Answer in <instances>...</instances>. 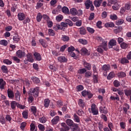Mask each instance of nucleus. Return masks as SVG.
Masks as SVG:
<instances>
[{
	"label": "nucleus",
	"instance_id": "f257e3e1",
	"mask_svg": "<svg viewBox=\"0 0 131 131\" xmlns=\"http://www.w3.org/2000/svg\"><path fill=\"white\" fill-rule=\"evenodd\" d=\"M30 94L33 96L34 98H37L39 95V87L31 88L29 90Z\"/></svg>",
	"mask_w": 131,
	"mask_h": 131
},
{
	"label": "nucleus",
	"instance_id": "f03ea898",
	"mask_svg": "<svg viewBox=\"0 0 131 131\" xmlns=\"http://www.w3.org/2000/svg\"><path fill=\"white\" fill-rule=\"evenodd\" d=\"M66 122L67 124L69 125V126H73V130H76V129H78V124L74 123V122H73L72 120L70 119H67L66 121Z\"/></svg>",
	"mask_w": 131,
	"mask_h": 131
},
{
	"label": "nucleus",
	"instance_id": "7ed1b4c3",
	"mask_svg": "<svg viewBox=\"0 0 131 131\" xmlns=\"http://www.w3.org/2000/svg\"><path fill=\"white\" fill-rule=\"evenodd\" d=\"M81 94L82 96L84 98H86V97H88L89 99H92L93 98V95L91 91L83 90L81 92Z\"/></svg>",
	"mask_w": 131,
	"mask_h": 131
},
{
	"label": "nucleus",
	"instance_id": "20e7f679",
	"mask_svg": "<svg viewBox=\"0 0 131 131\" xmlns=\"http://www.w3.org/2000/svg\"><path fill=\"white\" fill-rule=\"evenodd\" d=\"M7 95L9 99L11 100H14L15 99V94L14 93V91L12 90L11 89H8L7 90Z\"/></svg>",
	"mask_w": 131,
	"mask_h": 131
},
{
	"label": "nucleus",
	"instance_id": "39448f33",
	"mask_svg": "<svg viewBox=\"0 0 131 131\" xmlns=\"http://www.w3.org/2000/svg\"><path fill=\"white\" fill-rule=\"evenodd\" d=\"M91 111L93 115H98L99 114V110L96 107V104L94 103L91 105Z\"/></svg>",
	"mask_w": 131,
	"mask_h": 131
},
{
	"label": "nucleus",
	"instance_id": "423d86ee",
	"mask_svg": "<svg viewBox=\"0 0 131 131\" xmlns=\"http://www.w3.org/2000/svg\"><path fill=\"white\" fill-rule=\"evenodd\" d=\"M16 56L18 57V58H19V59H22V58H24L25 56H26V54L24 51H22V50H18L16 52Z\"/></svg>",
	"mask_w": 131,
	"mask_h": 131
},
{
	"label": "nucleus",
	"instance_id": "0eeeda50",
	"mask_svg": "<svg viewBox=\"0 0 131 131\" xmlns=\"http://www.w3.org/2000/svg\"><path fill=\"white\" fill-rule=\"evenodd\" d=\"M17 17L19 21H24V20H25V18H26V16L25 15V13L20 12L18 14Z\"/></svg>",
	"mask_w": 131,
	"mask_h": 131
},
{
	"label": "nucleus",
	"instance_id": "6e6552de",
	"mask_svg": "<svg viewBox=\"0 0 131 131\" xmlns=\"http://www.w3.org/2000/svg\"><path fill=\"white\" fill-rule=\"evenodd\" d=\"M78 105L80 108L83 109L85 106V102H84V100L82 99H79L78 102Z\"/></svg>",
	"mask_w": 131,
	"mask_h": 131
},
{
	"label": "nucleus",
	"instance_id": "1a4fd4ad",
	"mask_svg": "<svg viewBox=\"0 0 131 131\" xmlns=\"http://www.w3.org/2000/svg\"><path fill=\"white\" fill-rule=\"evenodd\" d=\"M80 52L81 55H85L86 56H90V55H91V53H90V52H89V50H88V49H86V48H82L81 49Z\"/></svg>",
	"mask_w": 131,
	"mask_h": 131
},
{
	"label": "nucleus",
	"instance_id": "9d476101",
	"mask_svg": "<svg viewBox=\"0 0 131 131\" xmlns=\"http://www.w3.org/2000/svg\"><path fill=\"white\" fill-rule=\"evenodd\" d=\"M27 61L30 62V63H33L34 61V59H33V56H32V54L30 53H28L27 55Z\"/></svg>",
	"mask_w": 131,
	"mask_h": 131
},
{
	"label": "nucleus",
	"instance_id": "9b49d317",
	"mask_svg": "<svg viewBox=\"0 0 131 131\" xmlns=\"http://www.w3.org/2000/svg\"><path fill=\"white\" fill-rule=\"evenodd\" d=\"M108 45L110 46V48L112 49L113 47H115L116 45H117V42L114 39H112L110 40V42H108Z\"/></svg>",
	"mask_w": 131,
	"mask_h": 131
},
{
	"label": "nucleus",
	"instance_id": "f8f14e48",
	"mask_svg": "<svg viewBox=\"0 0 131 131\" xmlns=\"http://www.w3.org/2000/svg\"><path fill=\"white\" fill-rule=\"evenodd\" d=\"M39 42L43 48H45V49L48 48V43H47V41L46 40L43 39H39Z\"/></svg>",
	"mask_w": 131,
	"mask_h": 131
},
{
	"label": "nucleus",
	"instance_id": "ddd939ff",
	"mask_svg": "<svg viewBox=\"0 0 131 131\" xmlns=\"http://www.w3.org/2000/svg\"><path fill=\"white\" fill-rule=\"evenodd\" d=\"M57 60L60 63H67L68 61V59L65 56H59L58 57Z\"/></svg>",
	"mask_w": 131,
	"mask_h": 131
},
{
	"label": "nucleus",
	"instance_id": "4468645a",
	"mask_svg": "<svg viewBox=\"0 0 131 131\" xmlns=\"http://www.w3.org/2000/svg\"><path fill=\"white\" fill-rule=\"evenodd\" d=\"M61 126L62 128L60 129V131H68L70 129L69 126H67L65 123H62Z\"/></svg>",
	"mask_w": 131,
	"mask_h": 131
},
{
	"label": "nucleus",
	"instance_id": "2eb2a0df",
	"mask_svg": "<svg viewBox=\"0 0 131 131\" xmlns=\"http://www.w3.org/2000/svg\"><path fill=\"white\" fill-rule=\"evenodd\" d=\"M99 112L103 114H107L108 113V110L106 108V106H100Z\"/></svg>",
	"mask_w": 131,
	"mask_h": 131
},
{
	"label": "nucleus",
	"instance_id": "dca6fc26",
	"mask_svg": "<svg viewBox=\"0 0 131 131\" xmlns=\"http://www.w3.org/2000/svg\"><path fill=\"white\" fill-rule=\"evenodd\" d=\"M33 55L36 61H41V55L38 52H35Z\"/></svg>",
	"mask_w": 131,
	"mask_h": 131
},
{
	"label": "nucleus",
	"instance_id": "f3484780",
	"mask_svg": "<svg viewBox=\"0 0 131 131\" xmlns=\"http://www.w3.org/2000/svg\"><path fill=\"white\" fill-rule=\"evenodd\" d=\"M84 4L86 10H89L91 8V5H93V2L91 0H87Z\"/></svg>",
	"mask_w": 131,
	"mask_h": 131
},
{
	"label": "nucleus",
	"instance_id": "a211bd4d",
	"mask_svg": "<svg viewBox=\"0 0 131 131\" xmlns=\"http://www.w3.org/2000/svg\"><path fill=\"white\" fill-rule=\"evenodd\" d=\"M7 84V83L4 80V79H0V89L1 90H5V85Z\"/></svg>",
	"mask_w": 131,
	"mask_h": 131
},
{
	"label": "nucleus",
	"instance_id": "6ab92c4d",
	"mask_svg": "<svg viewBox=\"0 0 131 131\" xmlns=\"http://www.w3.org/2000/svg\"><path fill=\"white\" fill-rule=\"evenodd\" d=\"M78 31L79 32L80 34H81V35H84L86 34V30L84 27L80 28L78 29Z\"/></svg>",
	"mask_w": 131,
	"mask_h": 131
},
{
	"label": "nucleus",
	"instance_id": "aec40b11",
	"mask_svg": "<svg viewBox=\"0 0 131 131\" xmlns=\"http://www.w3.org/2000/svg\"><path fill=\"white\" fill-rule=\"evenodd\" d=\"M14 97L15 98L16 101L19 102V101H20V97H21V93H20L19 91L16 90V92L14 95Z\"/></svg>",
	"mask_w": 131,
	"mask_h": 131
},
{
	"label": "nucleus",
	"instance_id": "412c9836",
	"mask_svg": "<svg viewBox=\"0 0 131 131\" xmlns=\"http://www.w3.org/2000/svg\"><path fill=\"white\" fill-rule=\"evenodd\" d=\"M59 120L60 117H59V116H56L51 120V122L52 124H57V123L59 122Z\"/></svg>",
	"mask_w": 131,
	"mask_h": 131
},
{
	"label": "nucleus",
	"instance_id": "4be33fe9",
	"mask_svg": "<svg viewBox=\"0 0 131 131\" xmlns=\"http://www.w3.org/2000/svg\"><path fill=\"white\" fill-rule=\"evenodd\" d=\"M18 104V102H16V101H12L10 102V106H11V109H12V110H15V109H16V107Z\"/></svg>",
	"mask_w": 131,
	"mask_h": 131
},
{
	"label": "nucleus",
	"instance_id": "5701e85b",
	"mask_svg": "<svg viewBox=\"0 0 131 131\" xmlns=\"http://www.w3.org/2000/svg\"><path fill=\"white\" fill-rule=\"evenodd\" d=\"M101 69L103 71H108V70L111 69V67L110 64H104L102 67Z\"/></svg>",
	"mask_w": 131,
	"mask_h": 131
},
{
	"label": "nucleus",
	"instance_id": "b1692460",
	"mask_svg": "<svg viewBox=\"0 0 131 131\" xmlns=\"http://www.w3.org/2000/svg\"><path fill=\"white\" fill-rule=\"evenodd\" d=\"M104 26L105 27H106V28H112L114 27V26H115V25L113 22H108V23H105L104 25Z\"/></svg>",
	"mask_w": 131,
	"mask_h": 131
},
{
	"label": "nucleus",
	"instance_id": "393cba45",
	"mask_svg": "<svg viewBox=\"0 0 131 131\" xmlns=\"http://www.w3.org/2000/svg\"><path fill=\"white\" fill-rule=\"evenodd\" d=\"M31 79L35 84H37L38 83H39V82H40V80L39 79V78L36 77H32Z\"/></svg>",
	"mask_w": 131,
	"mask_h": 131
},
{
	"label": "nucleus",
	"instance_id": "a878e982",
	"mask_svg": "<svg viewBox=\"0 0 131 131\" xmlns=\"http://www.w3.org/2000/svg\"><path fill=\"white\" fill-rule=\"evenodd\" d=\"M50 99L46 98L44 100V107L45 108H49V106H50Z\"/></svg>",
	"mask_w": 131,
	"mask_h": 131
},
{
	"label": "nucleus",
	"instance_id": "bb28decb",
	"mask_svg": "<svg viewBox=\"0 0 131 131\" xmlns=\"http://www.w3.org/2000/svg\"><path fill=\"white\" fill-rule=\"evenodd\" d=\"M70 13L73 15V16H76V15H77V9L75 8H72L70 9Z\"/></svg>",
	"mask_w": 131,
	"mask_h": 131
},
{
	"label": "nucleus",
	"instance_id": "cd10ccee",
	"mask_svg": "<svg viewBox=\"0 0 131 131\" xmlns=\"http://www.w3.org/2000/svg\"><path fill=\"white\" fill-rule=\"evenodd\" d=\"M31 111L33 113V115H34V116H36V113H37V108H36V106H31Z\"/></svg>",
	"mask_w": 131,
	"mask_h": 131
},
{
	"label": "nucleus",
	"instance_id": "c85d7f7f",
	"mask_svg": "<svg viewBox=\"0 0 131 131\" xmlns=\"http://www.w3.org/2000/svg\"><path fill=\"white\" fill-rule=\"evenodd\" d=\"M120 63L121 64L124 65V64H127L129 63V61H128V59H126V58L123 57L120 60Z\"/></svg>",
	"mask_w": 131,
	"mask_h": 131
},
{
	"label": "nucleus",
	"instance_id": "c756f323",
	"mask_svg": "<svg viewBox=\"0 0 131 131\" xmlns=\"http://www.w3.org/2000/svg\"><path fill=\"white\" fill-rule=\"evenodd\" d=\"M53 29L55 31H58V30H62V29H63V28L61 27V25L57 24L53 26Z\"/></svg>",
	"mask_w": 131,
	"mask_h": 131
},
{
	"label": "nucleus",
	"instance_id": "7c9ffc66",
	"mask_svg": "<svg viewBox=\"0 0 131 131\" xmlns=\"http://www.w3.org/2000/svg\"><path fill=\"white\" fill-rule=\"evenodd\" d=\"M73 117V119L75 122H77L78 123H79V122H80V119L79 117H78V116L76 115V114H74Z\"/></svg>",
	"mask_w": 131,
	"mask_h": 131
},
{
	"label": "nucleus",
	"instance_id": "2f4dec72",
	"mask_svg": "<svg viewBox=\"0 0 131 131\" xmlns=\"http://www.w3.org/2000/svg\"><path fill=\"white\" fill-rule=\"evenodd\" d=\"M119 78H123L126 76V74L124 72H120L117 74Z\"/></svg>",
	"mask_w": 131,
	"mask_h": 131
},
{
	"label": "nucleus",
	"instance_id": "473e14b6",
	"mask_svg": "<svg viewBox=\"0 0 131 131\" xmlns=\"http://www.w3.org/2000/svg\"><path fill=\"white\" fill-rule=\"evenodd\" d=\"M84 67L88 69V70H91V69H92V64L87 62H84Z\"/></svg>",
	"mask_w": 131,
	"mask_h": 131
},
{
	"label": "nucleus",
	"instance_id": "72a5a7b5",
	"mask_svg": "<svg viewBox=\"0 0 131 131\" xmlns=\"http://www.w3.org/2000/svg\"><path fill=\"white\" fill-rule=\"evenodd\" d=\"M13 39L14 41H16V42H18V41H20V38L19 37V35H18V33H15L13 37Z\"/></svg>",
	"mask_w": 131,
	"mask_h": 131
},
{
	"label": "nucleus",
	"instance_id": "f704fd0d",
	"mask_svg": "<svg viewBox=\"0 0 131 131\" xmlns=\"http://www.w3.org/2000/svg\"><path fill=\"white\" fill-rule=\"evenodd\" d=\"M41 19H42V15L40 12H38L36 16L37 22H40Z\"/></svg>",
	"mask_w": 131,
	"mask_h": 131
},
{
	"label": "nucleus",
	"instance_id": "c9c22d12",
	"mask_svg": "<svg viewBox=\"0 0 131 131\" xmlns=\"http://www.w3.org/2000/svg\"><path fill=\"white\" fill-rule=\"evenodd\" d=\"M48 34L51 36H55L56 35V33H55V31L52 29H49L48 30Z\"/></svg>",
	"mask_w": 131,
	"mask_h": 131
},
{
	"label": "nucleus",
	"instance_id": "e433bc0d",
	"mask_svg": "<svg viewBox=\"0 0 131 131\" xmlns=\"http://www.w3.org/2000/svg\"><path fill=\"white\" fill-rule=\"evenodd\" d=\"M101 47L104 51H107V50H108V48H107V42L105 41H102Z\"/></svg>",
	"mask_w": 131,
	"mask_h": 131
},
{
	"label": "nucleus",
	"instance_id": "4c0bfd02",
	"mask_svg": "<svg viewBox=\"0 0 131 131\" xmlns=\"http://www.w3.org/2000/svg\"><path fill=\"white\" fill-rule=\"evenodd\" d=\"M114 76H115V74L114 72H110L107 76V78L108 80H111Z\"/></svg>",
	"mask_w": 131,
	"mask_h": 131
},
{
	"label": "nucleus",
	"instance_id": "58836bf2",
	"mask_svg": "<svg viewBox=\"0 0 131 131\" xmlns=\"http://www.w3.org/2000/svg\"><path fill=\"white\" fill-rule=\"evenodd\" d=\"M69 39H70L69 36L65 35H62L61 40H62L63 41H69Z\"/></svg>",
	"mask_w": 131,
	"mask_h": 131
},
{
	"label": "nucleus",
	"instance_id": "ea45409f",
	"mask_svg": "<svg viewBox=\"0 0 131 131\" xmlns=\"http://www.w3.org/2000/svg\"><path fill=\"white\" fill-rule=\"evenodd\" d=\"M98 128H99V130H100V131L104 130V126L103 125L102 122H98Z\"/></svg>",
	"mask_w": 131,
	"mask_h": 131
},
{
	"label": "nucleus",
	"instance_id": "a19ab883",
	"mask_svg": "<svg viewBox=\"0 0 131 131\" xmlns=\"http://www.w3.org/2000/svg\"><path fill=\"white\" fill-rule=\"evenodd\" d=\"M22 115L24 118L27 119V118H28V111H24Z\"/></svg>",
	"mask_w": 131,
	"mask_h": 131
},
{
	"label": "nucleus",
	"instance_id": "79ce46f5",
	"mask_svg": "<svg viewBox=\"0 0 131 131\" xmlns=\"http://www.w3.org/2000/svg\"><path fill=\"white\" fill-rule=\"evenodd\" d=\"M9 43L8 42V41L7 40H1L0 41V45H1V46H4V47H7V46H8V44Z\"/></svg>",
	"mask_w": 131,
	"mask_h": 131
},
{
	"label": "nucleus",
	"instance_id": "37998d69",
	"mask_svg": "<svg viewBox=\"0 0 131 131\" xmlns=\"http://www.w3.org/2000/svg\"><path fill=\"white\" fill-rule=\"evenodd\" d=\"M34 96L31 95V94H29V97H28V102L29 103H32L34 101Z\"/></svg>",
	"mask_w": 131,
	"mask_h": 131
},
{
	"label": "nucleus",
	"instance_id": "c03bdc74",
	"mask_svg": "<svg viewBox=\"0 0 131 131\" xmlns=\"http://www.w3.org/2000/svg\"><path fill=\"white\" fill-rule=\"evenodd\" d=\"M1 69H2L3 73H8V67H7V66H2L1 67Z\"/></svg>",
	"mask_w": 131,
	"mask_h": 131
},
{
	"label": "nucleus",
	"instance_id": "a18cd8bd",
	"mask_svg": "<svg viewBox=\"0 0 131 131\" xmlns=\"http://www.w3.org/2000/svg\"><path fill=\"white\" fill-rule=\"evenodd\" d=\"M94 4L96 8H99V7L101 6L102 3H101V2H99L98 0H95L94 2Z\"/></svg>",
	"mask_w": 131,
	"mask_h": 131
},
{
	"label": "nucleus",
	"instance_id": "49530a36",
	"mask_svg": "<svg viewBox=\"0 0 131 131\" xmlns=\"http://www.w3.org/2000/svg\"><path fill=\"white\" fill-rule=\"evenodd\" d=\"M62 13H64V14H69V9L68 8L66 7H63L62 9Z\"/></svg>",
	"mask_w": 131,
	"mask_h": 131
},
{
	"label": "nucleus",
	"instance_id": "de8ad7c7",
	"mask_svg": "<svg viewBox=\"0 0 131 131\" xmlns=\"http://www.w3.org/2000/svg\"><path fill=\"white\" fill-rule=\"evenodd\" d=\"M124 94H125V96H126L127 97L131 96V90L130 89L124 90Z\"/></svg>",
	"mask_w": 131,
	"mask_h": 131
},
{
	"label": "nucleus",
	"instance_id": "09e8293b",
	"mask_svg": "<svg viewBox=\"0 0 131 131\" xmlns=\"http://www.w3.org/2000/svg\"><path fill=\"white\" fill-rule=\"evenodd\" d=\"M79 42L80 43H81L82 45H85L88 43V41L86 39H79L78 40Z\"/></svg>",
	"mask_w": 131,
	"mask_h": 131
},
{
	"label": "nucleus",
	"instance_id": "8fccbe9b",
	"mask_svg": "<svg viewBox=\"0 0 131 131\" xmlns=\"http://www.w3.org/2000/svg\"><path fill=\"white\" fill-rule=\"evenodd\" d=\"M86 72V69L85 68L80 69L78 70V73L79 74H83Z\"/></svg>",
	"mask_w": 131,
	"mask_h": 131
},
{
	"label": "nucleus",
	"instance_id": "3c124183",
	"mask_svg": "<svg viewBox=\"0 0 131 131\" xmlns=\"http://www.w3.org/2000/svg\"><path fill=\"white\" fill-rule=\"evenodd\" d=\"M124 8L125 10H130V8H131L130 3H126L125 4V6H124Z\"/></svg>",
	"mask_w": 131,
	"mask_h": 131
},
{
	"label": "nucleus",
	"instance_id": "603ef678",
	"mask_svg": "<svg viewBox=\"0 0 131 131\" xmlns=\"http://www.w3.org/2000/svg\"><path fill=\"white\" fill-rule=\"evenodd\" d=\"M83 85H79L76 86L77 92H81V91H83Z\"/></svg>",
	"mask_w": 131,
	"mask_h": 131
},
{
	"label": "nucleus",
	"instance_id": "864d4df0",
	"mask_svg": "<svg viewBox=\"0 0 131 131\" xmlns=\"http://www.w3.org/2000/svg\"><path fill=\"white\" fill-rule=\"evenodd\" d=\"M26 125H27V123H26V122H23L21 123L20 126V129H22V130H24Z\"/></svg>",
	"mask_w": 131,
	"mask_h": 131
},
{
	"label": "nucleus",
	"instance_id": "5fc2aeb1",
	"mask_svg": "<svg viewBox=\"0 0 131 131\" xmlns=\"http://www.w3.org/2000/svg\"><path fill=\"white\" fill-rule=\"evenodd\" d=\"M114 86H115V88H118L119 86H120V82L117 80H115L114 82Z\"/></svg>",
	"mask_w": 131,
	"mask_h": 131
},
{
	"label": "nucleus",
	"instance_id": "6e6d98bb",
	"mask_svg": "<svg viewBox=\"0 0 131 131\" xmlns=\"http://www.w3.org/2000/svg\"><path fill=\"white\" fill-rule=\"evenodd\" d=\"M30 21H31L30 18L29 17H27L26 18V19L25 18V19L23 21V23L24 25H26L27 23H30Z\"/></svg>",
	"mask_w": 131,
	"mask_h": 131
},
{
	"label": "nucleus",
	"instance_id": "4d7b16f0",
	"mask_svg": "<svg viewBox=\"0 0 131 131\" xmlns=\"http://www.w3.org/2000/svg\"><path fill=\"white\" fill-rule=\"evenodd\" d=\"M48 27L49 28H52L53 27V21L52 20H50V19L49 20H47V21Z\"/></svg>",
	"mask_w": 131,
	"mask_h": 131
},
{
	"label": "nucleus",
	"instance_id": "13d9d810",
	"mask_svg": "<svg viewBox=\"0 0 131 131\" xmlns=\"http://www.w3.org/2000/svg\"><path fill=\"white\" fill-rule=\"evenodd\" d=\"M122 30V27L121 26L118 27L116 29L114 30V33H119L120 31Z\"/></svg>",
	"mask_w": 131,
	"mask_h": 131
},
{
	"label": "nucleus",
	"instance_id": "bf43d9fd",
	"mask_svg": "<svg viewBox=\"0 0 131 131\" xmlns=\"http://www.w3.org/2000/svg\"><path fill=\"white\" fill-rule=\"evenodd\" d=\"M56 19L58 22H61L62 20L63 19V15H59L56 16Z\"/></svg>",
	"mask_w": 131,
	"mask_h": 131
},
{
	"label": "nucleus",
	"instance_id": "052dcab7",
	"mask_svg": "<svg viewBox=\"0 0 131 131\" xmlns=\"http://www.w3.org/2000/svg\"><path fill=\"white\" fill-rule=\"evenodd\" d=\"M112 8L113 10H115V11H116L119 9V5L118 3H115L112 6Z\"/></svg>",
	"mask_w": 131,
	"mask_h": 131
},
{
	"label": "nucleus",
	"instance_id": "680f3d73",
	"mask_svg": "<svg viewBox=\"0 0 131 131\" xmlns=\"http://www.w3.org/2000/svg\"><path fill=\"white\" fill-rule=\"evenodd\" d=\"M92 76V72L87 71L85 72V77L86 78H90Z\"/></svg>",
	"mask_w": 131,
	"mask_h": 131
},
{
	"label": "nucleus",
	"instance_id": "e2e57ef3",
	"mask_svg": "<svg viewBox=\"0 0 131 131\" xmlns=\"http://www.w3.org/2000/svg\"><path fill=\"white\" fill-rule=\"evenodd\" d=\"M86 30L88 31V32H89V33H91V34H93V33L95 32V30H94V29L89 27H88L86 28Z\"/></svg>",
	"mask_w": 131,
	"mask_h": 131
},
{
	"label": "nucleus",
	"instance_id": "0e129e2a",
	"mask_svg": "<svg viewBox=\"0 0 131 131\" xmlns=\"http://www.w3.org/2000/svg\"><path fill=\"white\" fill-rule=\"evenodd\" d=\"M121 48L122 49H123L124 50H125V49H126L127 48V47H128V46L127 45V44H126V43L123 42L121 45Z\"/></svg>",
	"mask_w": 131,
	"mask_h": 131
},
{
	"label": "nucleus",
	"instance_id": "69168bd1",
	"mask_svg": "<svg viewBox=\"0 0 131 131\" xmlns=\"http://www.w3.org/2000/svg\"><path fill=\"white\" fill-rule=\"evenodd\" d=\"M56 104L57 105V107H62V106H63V101L61 100H58L56 101Z\"/></svg>",
	"mask_w": 131,
	"mask_h": 131
},
{
	"label": "nucleus",
	"instance_id": "338daca9",
	"mask_svg": "<svg viewBox=\"0 0 131 131\" xmlns=\"http://www.w3.org/2000/svg\"><path fill=\"white\" fill-rule=\"evenodd\" d=\"M93 82H94V83H98V75L94 74Z\"/></svg>",
	"mask_w": 131,
	"mask_h": 131
},
{
	"label": "nucleus",
	"instance_id": "774afa93",
	"mask_svg": "<svg viewBox=\"0 0 131 131\" xmlns=\"http://www.w3.org/2000/svg\"><path fill=\"white\" fill-rule=\"evenodd\" d=\"M123 22H124V20H123V19H119L118 20H117L116 21V25H121L122 24H123Z\"/></svg>",
	"mask_w": 131,
	"mask_h": 131
}]
</instances>
